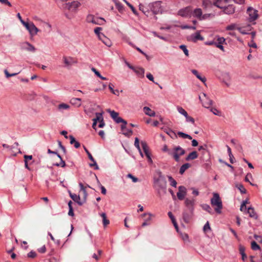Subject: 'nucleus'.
<instances>
[{"label": "nucleus", "instance_id": "nucleus-39", "mask_svg": "<svg viewBox=\"0 0 262 262\" xmlns=\"http://www.w3.org/2000/svg\"><path fill=\"white\" fill-rule=\"evenodd\" d=\"M203 209L210 213H212V210L210 206L208 204H203L202 205Z\"/></svg>", "mask_w": 262, "mask_h": 262}, {"label": "nucleus", "instance_id": "nucleus-45", "mask_svg": "<svg viewBox=\"0 0 262 262\" xmlns=\"http://www.w3.org/2000/svg\"><path fill=\"white\" fill-rule=\"evenodd\" d=\"M181 238H182V239L184 241V242H185V243L189 242V237H188V234H185H185L181 233Z\"/></svg>", "mask_w": 262, "mask_h": 262}, {"label": "nucleus", "instance_id": "nucleus-14", "mask_svg": "<svg viewBox=\"0 0 262 262\" xmlns=\"http://www.w3.org/2000/svg\"><path fill=\"white\" fill-rule=\"evenodd\" d=\"M204 39V37L201 35L199 31H197L196 33L191 34L189 36V40L194 42H195L198 40H203Z\"/></svg>", "mask_w": 262, "mask_h": 262}, {"label": "nucleus", "instance_id": "nucleus-26", "mask_svg": "<svg viewBox=\"0 0 262 262\" xmlns=\"http://www.w3.org/2000/svg\"><path fill=\"white\" fill-rule=\"evenodd\" d=\"M166 133L172 139L177 138L178 136L180 137V132H178L176 133L170 129H167Z\"/></svg>", "mask_w": 262, "mask_h": 262}, {"label": "nucleus", "instance_id": "nucleus-34", "mask_svg": "<svg viewBox=\"0 0 262 262\" xmlns=\"http://www.w3.org/2000/svg\"><path fill=\"white\" fill-rule=\"evenodd\" d=\"M103 113H96V118H94L93 119V121H96V122H100L103 120Z\"/></svg>", "mask_w": 262, "mask_h": 262}, {"label": "nucleus", "instance_id": "nucleus-5", "mask_svg": "<svg viewBox=\"0 0 262 262\" xmlns=\"http://www.w3.org/2000/svg\"><path fill=\"white\" fill-rule=\"evenodd\" d=\"M164 151H168L169 155L176 161H179V157L180 156V147L179 146L174 147L172 149L168 150L166 145H165L162 149Z\"/></svg>", "mask_w": 262, "mask_h": 262}, {"label": "nucleus", "instance_id": "nucleus-18", "mask_svg": "<svg viewBox=\"0 0 262 262\" xmlns=\"http://www.w3.org/2000/svg\"><path fill=\"white\" fill-rule=\"evenodd\" d=\"M247 213L249 214V216L250 217L253 218L254 219H258V215L253 207H248L247 208Z\"/></svg>", "mask_w": 262, "mask_h": 262}, {"label": "nucleus", "instance_id": "nucleus-4", "mask_svg": "<svg viewBox=\"0 0 262 262\" xmlns=\"http://www.w3.org/2000/svg\"><path fill=\"white\" fill-rule=\"evenodd\" d=\"M246 13L248 15V21L252 24H255V21L259 17L258 11L252 7H249L247 9Z\"/></svg>", "mask_w": 262, "mask_h": 262}, {"label": "nucleus", "instance_id": "nucleus-8", "mask_svg": "<svg viewBox=\"0 0 262 262\" xmlns=\"http://www.w3.org/2000/svg\"><path fill=\"white\" fill-rule=\"evenodd\" d=\"M107 112L110 113L112 118L117 123H126V121L119 116V113L115 111H112L110 109H107Z\"/></svg>", "mask_w": 262, "mask_h": 262}, {"label": "nucleus", "instance_id": "nucleus-23", "mask_svg": "<svg viewBox=\"0 0 262 262\" xmlns=\"http://www.w3.org/2000/svg\"><path fill=\"white\" fill-rule=\"evenodd\" d=\"M191 72L202 82H203L204 83H205L206 81V78L204 76H202L198 72L197 70H192Z\"/></svg>", "mask_w": 262, "mask_h": 262}, {"label": "nucleus", "instance_id": "nucleus-28", "mask_svg": "<svg viewBox=\"0 0 262 262\" xmlns=\"http://www.w3.org/2000/svg\"><path fill=\"white\" fill-rule=\"evenodd\" d=\"M79 185L80 187V192H81L82 194L83 202H85L87 196V193L85 190V187H84L81 183H79Z\"/></svg>", "mask_w": 262, "mask_h": 262}, {"label": "nucleus", "instance_id": "nucleus-29", "mask_svg": "<svg viewBox=\"0 0 262 262\" xmlns=\"http://www.w3.org/2000/svg\"><path fill=\"white\" fill-rule=\"evenodd\" d=\"M71 198L72 199V200L75 201V202H77L79 205H81L83 202H81L80 201V198L79 195H77L76 194H70Z\"/></svg>", "mask_w": 262, "mask_h": 262}, {"label": "nucleus", "instance_id": "nucleus-32", "mask_svg": "<svg viewBox=\"0 0 262 262\" xmlns=\"http://www.w3.org/2000/svg\"><path fill=\"white\" fill-rule=\"evenodd\" d=\"M70 108V106L67 104L62 103L58 105V110L59 111H62L63 110H69Z\"/></svg>", "mask_w": 262, "mask_h": 262}, {"label": "nucleus", "instance_id": "nucleus-30", "mask_svg": "<svg viewBox=\"0 0 262 262\" xmlns=\"http://www.w3.org/2000/svg\"><path fill=\"white\" fill-rule=\"evenodd\" d=\"M202 6L204 9H207L212 7V4L210 0H203Z\"/></svg>", "mask_w": 262, "mask_h": 262}, {"label": "nucleus", "instance_id": "nucleus-1", "mask_svg": "<svg viewBox=\"0 0 262 262\" xmlns=\"http://www.w3.org/2000/svg\"><path fill=\"white\" fill-rule=\"evenodd\" d=\"M154 187L157 190L159 196L166 193V181L161 171H156V175L154 178Z\"/></svg>", "mask_w": 262, "mask_h": 262}, {"label": "nucleus", "instance_id": "nucleus-20", "mask_svg": "<svg viewBox=\"0 0 262 262\" xmlns=\"http://www.w3.org/2000/svg\"><path fill=\"white\" fill-rule=\"evenodd\" d=\"M198 157V154L196 151H193L189 153L186 157L185 160L187 161H191L196 159Z\"/></svg>", "mask_w": 262, "mask_h": 262}, {"label": "nucleus", "instance_id": "nucleus-52", "mask_svg": "<svg viewBox=\"0 0 262 262\" xmlns=\"http://www.w3.org/2000/svg\"><path fill=\"white\" fill-rule=\"evenodd\" d=\"M216 41V44H223L225 42V39L224 37H219Z\"/></svg>", "mask_w": 262, "mask_h": 262}, {"label": "nucleus", "instance_id": "nucleus-2", "mask_svg": "<svg viewBox=\"0 0 262 262\" xmlns=\"http://www.w3.org/2000/svg\"><path fill=\"white\" fill-rule=\"evenodd\" d=\"M184 200L185 209L183 214V220L185 222L188 223L189 221L190 217L193 213L195 200L188 198Z\"/></svg>", "mask_w": 262, "mask_h": 262}, {"label": "nucleus", "instance_id": "nucleus-22", "mask_svg": "<svg viewBox=\"0 0 262 262\" xmlns=\"http://www.w3.org/2000/svg\"><path fill=\"white\" fill-rule=\"evenodd\" d=\"M225 13L227 14H233L235 11V8L232 5H229L227 7H223Z\"/></svg>", "mask_w": 262, "mask_h": 262}, {"label": "nucleus", "instance_id": "nucleus-53", "mask_svg": "<svg viewBox=\"0 0 262 262\" xmlns=\"http://www.w3.org/2000/svg\"><path fill=\"white\" fill-rule=\"evenodd\" d=\"M127 178H130L133 182H134V183H136V182H137L138 181V179L134 176H133L132 174H128L127 175Z\"/></svg>", "mask_w": 262, "mask_h": 262}, {"label": "nucleus", "instance_id": "nucleus-46", "mask_svg": "<svg viewBox=\"0 0 262 262\" xmlns=\"http://www.w3.org/2000/svg\"><path fill=\"white\" fill-rule=\"evenodd\" d=\"M181 50L183 51L184 53L187 57L189 56V51L187 49L186 46L185 45H181Z\"/></svg>", "mask_w": 262, "mask_h": 262}, {"label": "nucleus", "instance_id": "nucleus-58", "mask_svg": "<svg viewBox=\"0 0 262 262\" xmlns=\"http://www.w3.org/2000/svg\"><path fill=\"white\" fill-rule=\"evenodd\" d=\"M133 134V131L130 129H126L125 132L123 133V134L126 136H130Z\"/></svg>", "mask_w": 262, "mask_h": 262}, {"label": "nucleus", "instance_id": "nucleus-47", "mask_svg": "<svg viewBox=\"0 0 262 262\" xmlns=\"http://www.w3.org/2000/svg\"><path fill=\"white\" fill-rule=\"evenodd\" d=\"M55 166H58V167H64L66 166V163L65 162L62 160V159L60 160V163H57L54 164Z\"/></svg>", "mask_w": 262, "mask_h": 262}, {"label": "nucleus", "instance_id": "nucleus-37", "mask_svg": "<svg viewBox=\"0 0 262 262\" xmlns=\"http://www.w3.org/2000/svg\"><path fill=\"white\" fill-rule=\"evenodd\" d=\"M190 166L191 164L188 163H186L183 164L181 166V174H183L185 172V171L188 169Z\"/></svg>", "mask_w": 262, "mask_h": 262}, {"label": "nucleus", "instance_id": "nucleus-19", "mask_svg": "<svg viewBox=\"0 0 262 262\" xmlns=\"http://www.w3.org/2000/svg\"><path fill=\"white\" fill-rule=\"evenodd\" d=\"M168 215L172 223L173 224L176 230L178 232H179V226L178 224H177V222L176 221V219H175L174 216L173 215L172 213L171 212H169L168 213Z\"/></svg>", "mask_w": 262, "mask_h": 262}, {"label": "nucleus", "instance_id": "nucleus-44", "mask_svg": "<svg viewBox=\"0 0 262 262\" xmlns=\"http://www.w3.org/2000/svg\"><path fill=\"white\" fill-rule=\"evenodd\" d=\"M251 248L253 250H257L260 249V247L255 241H252L251 242Z\"/></svg>", "mask_w": 262, "mask_h": 262}, {"label": "nucleus", "instance_id": "nucleus-24", "mask_svg": "<svg viewBox=\"0 0 262 262\" xmlns=\"http://www.w3.org/2000/svg\"><path fill=\"white\" fill-rule=\"evenodd\" d=\"M81 99L78 98H72L71 99L70 102L73 105H75L77 107H79L81 106Z\"/></svg>", "mask_w": 262, "mask_h": 262}, {"label": "nucleus", "instance_id": "nucleus-56", "mask_svg": "<svg viewBox=\"0 0 262 262\" xmlns=\"http://www.w3.org/2000/svg\"><path fill=\"white\" fill-rule=\"evenodd\" d=\"M126 4L130 7V8L131 9L132 11H133V12L135 14V15H137V11L136 10V9H135V8L130 4H129V3L127 2L126 1H125V0H124Z\"/></svg>", "mask_w": 262, "mask_h": 262}, {"label": "nucleus", "instance_id": "nucleus-42", "mask_svg": "<svg viewBox=\"0 0 262 262\" xmlns=\"http://www.w3.org/2000/svg\"><path fill=\"white\" fill-rule=\"evenodd\" d=\"M187 193V189L183 186H181V200L185 199V195Z\"/></svg>", "mask_w": 262, "mask_h": 262}, {"label": "nucleus", "instance_id": "nucleus-25", "mask_svg": "<svg viewBox=\"0 0 262 262\" xmlns=\"http://www.w3.org/2000/svg\"><path fill=\"white\" fill-rule=\"evenodd\" d=\"M143 216H146V218L145 219V221L142 223V226L144 227L149 225V221L151 219V217L152 216V214L150 213H144L143 214Z\"/></svg>", "mask_w": 262, "mask_h": 262}, {"label": "nucleus", "instance_id": "nucleus-11", "mask_svg": "<svg viewBox=\"0 0 262 262\" xmlns=\"http://www.w3.org/2000/svg\"><path fill=\"white\" fill-rule=\"evenodd\" d=\"M26 28L28 30L31 36H34L36 35L39 31V29L34 25L32 23H29Z\"/></svg>", "mask_w": 262, "mask_h": 262}, {"label": "nucleus", "instance_id": "nucleus-40", "mask_svg": "<svg viewBox=\"0 0 262 262\" xmlns=\"http://www.w3.org/2000/svg\"><path fill=\"white\" fill-rule=\"evenodd\" d=\"M248 203H249L248 199H246V200H245L243 201V202H242V203L241 204V208H240V210L242 211H243L247 209L246 205Z\"/></svg>", "mask_w": 262, "mask_h": 262}, {"label": "nucleus", "instance_id": "nucleus-51", "mask_svg": "<svg viewBox=\"0 0 262 262\" xmlns=\"http://www.w3.org/2000/svg\"><path fill=\"white\" fill-rule=\"evenodd\" d=\"M102 30V28L101 27H97L94 29V32L98 36H99L101 34L100 31Z\"/></svg>", "mask_w": 262, "mask_h": 262}, {"label": "nucleus", "instance_id": "nucleus-15", "mask_svg": "<svg viewBox=\"0 0 262 262\" xmlns=\"http://www.w3.org/2000/svg\"><path fill=\"white\" fill-rule=\"evenodd\" d=\"M181 115L185 118V121L187 123H190L192 124L194 123V119L191 116H189L187 112L181 107Z\"/></svg>", "mask_w": 262, "mask_h": 262}, {"label": "nucleus", "instance_id": "nucleus-36", "mask_svg": "<svg viewBox=\"0 0 262 262\" xmlns=\"http://www.w3.org/2000/svg\"><path fill=\"white\" fill-rule=\"evenodd\" d=\"M235 186L240 191L241 193L244 194L246 193V189L242 184H236Z\"/></svg>", "mask_w": 262, "mask_h": 262}, {"label": "nucleus", "instance_id": "nucleus-3", "mask_svg": "<svg viewBox=\"0 0 262 262\" xmlns=\"http://www.w3.org/2000/svg\"><path fill=\"white\" fill-rule=\"evenodd\" d=\"M211 204L213 206L215 207L214 210L217 213H221L223 205L222 201L218 193H213V198L211 199Z\"/></svg>", "mask_w": 262, "mask_h": 262}, {"label": "nucleus", "instance_id": "nucleus-35", "mask_svg": "<svg viewBox=\"0 0 262 262\" xmlns=\"http://www.w3.org/2000/svg\"><path fill=\"white\" fill-rule=\"evenodd\" d=\"M239 253L242 255L243 260H245L247 258L246 254L245 253V249L244 247L240 246L239 247Z\"/></svg>", "mask_w": 262, "mask_h": 262}, {"label": "nucleus", "instance_id": "nucleus-55", "mask_svg": "<svg viewBox=\"0 0 262 262\" xmlns=\"http://www.w3.org/2000/svg\"><path fill=\"white\" fill-rule=\"evenodd\" d=\"M5 74L7 78H9L10 77L14 76L16 75L18 73H13V74H10L7 70H5L4 71Z\"/></svg>", "mask_w": 262, "mask_h": 262}, {"label": "nucleus", "instance_id": "nucleus-60", "mask_svg": "<svg viewBox=\"0 0 262 262\" xmlns=\"http://www.w3.org/2000/svg\"><path fill=\"white\" fill-rule=\"evenodd\" d=\"M205 44L209 46H216V41L214 40L208 41L205 42Z\"/></svg>", "mask_w": 262, "mask_h": 262}, {"label": "nucleus", "instance_id": "nucleus-13", "mask_svg": "<svg viewBox=\"0 0 262 262\" xmlns=\"http://www.w3.org/2000/svg\"><path fill=\"white\" fill-rule=\"evenodd\" d=\"M141 143L144 152L145 153V155H146L147 158L148 159V162L151 163L152 161L150 157V154L149 152L148 146L147 143L145 141H141Z\"/></svg>", "mask_w": 262, "mask_h": 262}, {"label": "nucleus", "instance_id": "nucleus-7", "mask_svg": "<svg viewBox=\"0 0 262 262\" xmlns=\"http://www.w3.org/2000/svg\"><path fill=\"white\" fill-rule=\"evenodd\" d=\"M199 99L202 102L203 105L206 108L210 107L212 105V101L205 93H202L199 96Z\"/></svg>", "mask_w": 262, "mask_h": 262}, {"label": "nucleus", "instance_id": "nucleus-62", "mask_svg": "<svg viewBox=\"0 0 262 262\" xmlns=\"http://www.w3.org/2000/svg\"><path fill=\"white\" fill-rule=\"evenodd\" d=\"M181 138H188L190 140L192 139V137L190 135L182 132H181Z\"/></svg>", "mask_w": 262, "mask_h": 262}, {"label": "nucleus", "instance_id": "nucleus-27", "mask_svg": "<svg viewBox=\"0 0 262 262\" xmlns=\"http://www.w3.org/2000/svg\"><path fill=\"white\" fill-rule=\"evenodd\" d=\"M143 111L144 113L149 116L154 117L156 115L155 112L147 106L144 107Z\"/></svg>", "mask_w": 262, "mask_h": 262}, {"label": "nucleus", "instance_id": "nucleus-41", "mask_svg": "<svg viewBox=\"0 0 262 262\" xmlns=\"http://www.w3.org/2000/svg\"><path fill=\"white\" fill-rule=\"evenodd\" d=\"M168 181L170 182L171 186L176 187L177 184V182L174 180L172 177L168 176Z\"/></svg>", "mask_w": 262, "mask_h": 262}, {"label": "nucleus", "instance_id": "nucleus-63", "mask_svg": "<svg viewBox=\"0 0 262 262\" xmlns=\"http://www.w3.org/2000/svg\"><path fill=\"white\" fill-rule=\"evenodd\" d=\"M36 253L33 251L30 252L28 254V256L30 258H34L36 257Z\"/></svg>", "mask_w": 262, "mask_h": 262}, {"label": "nucleus", "instance_id": "nucleus-43", "mask_svg": "<svg viewBox=\"0 0 262 262\" xmlns=\"http://www.w3.org/2000/svg\"><path fill=\"white\" fill-rule=\"evenodd\" d=\"M103 38H104L102 42L107 47H111L112 45V42L110 39L106 37H104Z\"/></svg>", "mask_w": 262, "mask_h": 262}, {"label": "nucleus", "instance_id": "nucleus-50", "mask_svg": "<svg viewBox=\"0 0 262 262\" xmlns=\"http://www.w3.org/2000/svg\"><path fill=\"white\" fill-rule=\"evenodd\" d=\"M235 29H237V28H236V25L235 24H232L230 25H228L226 27V30H233Z\"/></svg>", "mask_w": 262, "mask_h": 262}, {"label": "nucleus", "instance_id": "nucleus-10", "mask_svg": "<svg viewBox=\"0 0 262 262\" xmlns=\"http://www.w3.org/2000/svg\"><path fill=\"white\" fill-rule=\"evenodd\" d=\"M62 60L64 64V67L69 68L72 64L77 63V60L73 57L71 56H63Z\"/></svg>", "mask_w": 262, "mask_h": 262}, {"label": "nucleus", "instance_id": "nucleus-6", "mask_svg": "<svg viewBox=\"0 0 262 262\" xmlns=\"http://www.w3.org/2000/svg\"><path fill=\"white\" fill-rule=\"evenodd\" d=\"M86 21L89 23H93L95 25H102L105 22L104 18L102 17H95L92 14H89L86 17Z\"/></svg>", "mask_w": 262, "mask_h": 262}, {"label": "nucleus", "instance_id": "nucleus-61", "mask_svg": "<svg viewBox=\"0 0 262 262\" xmlns=\"http://www.w3.org/2000/svg\"><path fill=\"white\" fill-rule=\"evenodd\" d=\"M85 151L86 152V154L88 155L89 158L91 161H94V159L92 155L91 154V153L89 152V151L86 148H84Z\"/></svg>", "mask_w": 262, "mask_h": 262}, {"label": "nucleus", "instance_id": "nucleus-16", "mask_svg": "<svg viewBox=\"0 0 262 262\" xmlns=\"http://www.w3.org/2000/svg\"><path fill=\"white\" fill-rule=\"evenodd\" d=\"M21 48L23 49L27 50L29 52H35L36 48L34 46L28 42H25L23 43Z\"/></svg>", "mask_w": 262, "mask_h": 262}, {"label": "nucleus", "instance_id": "nucleus-59", "mask_svg": "<svg viewBox=\"0 0 262 262\" xmlns=\"http://www.w3.org/2000/svg\"><path fill=\"white\" fill-rule=\"evenodd\" d=\"M221 0H215V1L213 3V5L215 6L216 7H217L219 8L223 9V7L221 6L220 5V3H221Z\"/></svg>", "mask_w": 262, "mask_h": 262}, {"label": "nucleus", "instance_id": "nucleus-33", "mask_svg": "<svg viewBox=\"0 0 262 262\" xmlns=\"http://www.w3.org/2000/svg\"><path fill=\"white\" fill-rule=\"evenodd\" d=\"M101 216L103 219V225L104 227L110 224V221L107 219L106 215L105 213L100 214Z\"/></svg>", "mask_w": 262, "mask_h": 262}, {"label": "nucleus", "instance_id": "nucleus-54", "mask_svg": "<svg viewBox=\"0 0 262 262\" xmlns=\"http://www.w3.org/2000/svg\"><path fill=\"white\" fill-rule=\"evenodd\" d=\"M210 230V227L209 225V223L208 222H207V223L204 226L203 230L204 232H207Z\"/></svg>", "mask_w": 262, "mask_h": 262}, {"label": "nucleus", "instance_id": "nucleus-38", "mask_svg": "<svg viewBox=\"0 0 262 262\" xmlns=\"http://www.w3.org/2000/svg\"><path fill=\"white\" fill-rule=\"evenodd\" d=\"M135 147L138 149L142 157H143V154L141 152V150L139 145V140L138 138H135Z\"/></svg>", "mask_w": 262, "mask_h": 262}, {"label": "nucleus", "instance_id": "nucleus-49", "mask_svg": "<svg viewBox=\"0 0 262 262\" xmlns=\"http://www.w3.org/2000/svg\"><path fill=\"white\" fill-rule=\"evenodd\" d=\"M102 253V251L100 250H99L98 251V254L96 253H94L92 257L93 258H95L96 260H98L99 259V257L101 255Z\"/></svg>", "mask_w": 262, "mask_h": 262}, {"label": "nucleus", "instance_id": "nucleus-17", "mask_svg": "<svg viewBox=\"0 0 262 262\" xmlns=\"http://www.w3.org/2000/svg\"><path fill=\"white\" fill-rule=\"evenodd\" d=\"M192 13V9L190 7H187L181 9V16L188 17L191 16Z\"/></svg>", "mask_w": 262, "mask_h": 262}, {"label": "nucleus", "instance_id": "nucleus-57", "mask_svg": "<svg viewBox=\"0 0 262 262\" xmlns=\"http://www.w3.org/2000/svg\"><path fill=\"white\" fill-rule=\"evenodd\" d=\"M249 178H252V176L251 173H249L247 174V176H246L245 178V180L246 182H249L250 185L253 186L254 184H253L251 182H250L249 180Z\"/></svg>", "mask_w": 262, "mask_h": 262}, {"label": "nucleus", "instance_id": "nucleus-12", "mask_svg": "<svg viewBox=\"0 0 262 262\" xmlns=\"http://www.w3.org/2000/svg\"><path fill=\"white\" fill-rule=\"evenodd\" d=\"M151 10L154 14H157L162 13V9L161 6V2H156L152 4Z\"/></svg>", "mask_w": 262, "mask_h": 262}, {"label": "nucleus", "instance_id": "nucleus-64", "mask_svg": "<svg viewBox=\"0 0 262 262\" xmlns=\"http://www.w3.org/2000/svg\"><path fill=\"white\" fill-rule=\"evenodd\" d=\"M237 29L238 30V31L242 33V34H248V32L246 31L245 30H244L243 28L241 27H237Z\"/></svg>", "mask_w": 262, "mask_h": 262}, {"label": "nucleus", "instance_id": "nucleus-9", "mask_svg": "<svg viewBox=\"0 0 262 262\" xmlns=\"http://www.w3.org/2000/svg\"><path fill=\"white\" fill-rule=\"evenodd\" d=\"M80 6V3L78 1H73L71 3L66 4L64 8L71 12H75L77 9Z\"/></svg>", "mask_w": 262, "mask_h": 262}, {"label": "nucleus", "instance_id": "nucleus-31", "mask_svg": "<svg viewBox=\"0 0 262 262\" xmlns=\"http://www.w3.org/2000/svg\"><path fill=\"white\" fill-rule=\"evenodd\" d=\"M134 71L139 76L141 77H144V69L142 68H136L134 69Z\"/></svg>", "mask_w": 262, "mask_h": 262}, {"label": "nucleus", "instance_id": "nucleus-48", "mask_svg": "<svg viewBox=\"0 0 262 262\" xmlns=\"http://www.w3.org/2000/svg\"><path fill=\"white\" fill-rule=\"evenodd\" d=\"M181 29H189L195 30L196 27L195 26H190L188 25H181Z\"/></svg>", "mask_w": 262, "mask_h": 262}, {"label": "nucleus", "instance_id": "nucleus-21", "mask_svg": "<svg viewBox=\"0 0 262 262\" xmlns=\"http://www.w3.org/2000/svg\"><path fill=\"white\" fill-rule=\"evenodd\" d=\"M193 15L199 20H201L203 15L202 10L201 8H196L193 11Z\"/></svg>", "mask_w": 262, "mask_h": 262}]
</instances>
